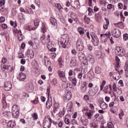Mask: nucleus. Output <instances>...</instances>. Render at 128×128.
Masks as SVG:
<instances>
[{"mask_svg": "<svg viewBox=\"0 0 128 128\" xmlns=\"http://www.w3.org/2000/svg\"><path fill=\"white\" fill-rule=\"evenodd\" d=\"M90 36L91 38H92V43L94 46H98V44H100V40H98V36L96 35V34L94 32H92L90 34Z\"/></svg>", "mask_w": 128, "mask_h": 128, "instance_id": "f257e3e1", "label": "nucleus"}, {"mask_svg": "<svg viewBox=\"0 0 128 128\" xmlns=\"http://www.w3.org/2000/svg\"><path fill=\"white\" fill-rule=\"evenodd\" d=\"M40 24H42V26L41 27L42 32H46V26L44 25V22H42V20H40L38 18L34 20V26H40Z\"/></svg>", "mask_w": 128, "mask_h": 128, "instance_id": "f03ea898", "label": "nucleus"}, {"mask_svg": "<svg viewBox=\"0 0 128 128\" xmlns=\"http://www.w3.org/2000/svg\"><path fill=\"white\" fill-rule=\"evenodd\" d=\"M18 105H14L12 107V114L14 118H18L20 116V112H18Z\"/></svg>", "mask_w": 128, "mask_h": 128, "instance_id": "7ed1b4c3", "label": "nucleus"}, {"mask_svg": "<svg viewBox=\"0 0 128 128\" xmlns=\"http://www.w3.org/2000/svg\"><path fill=\"white\" fill-rule=\"evenodd\" d=\"M76 48L78 52H82L84 48V41L81 39H78L76 41Z\"/></svg>", "mask_w": 128, "mask_h": 128, "instance_id": "20e7f679", "label": "nucleus"}, {"mask_svg": "<svg viewBox=\"0 0 128 128\" xmlns=\"http://www.w3.org/2000/svg\"><path fill=\"white\" fill-rule=\"evenodd\" d=\"M50 34L48 35V37H46V35H43L41 37V42L42 44H47V48H49L50 46Z\"/></svg>", "mask_w": 128, "mask_h": 128, "instance_id": "39448f33", "label": "nucleus"}, {"mask_svg": "<svg viewBox=\"0 0 128 128\" xmlns=\"http://www.w3.org/2000/svg\"><path fill=\"white\" fill-rule=\"evenodd\" d=\"M115 52L117 56H122L124 54V50L122 47H117L115 50Z\"/></svg>", "mask_w": 128, "mask_h": 128, "instance_id": "423d86ee", "label": "nucleus"}, {"mask_svg": "<svg viewBox=\"0 0 128 128\" xmlns=\"http://www.w3.org/2000/svg\"><path fill=\"white\" fill-rule=\"evenodd\" d=\"M98 90V86H96L94 88H92L90 91L89 96H94L96 94Z\"/></svg>", "mask_w": 128, "mask_h": 128, "instance_id": "0eeeda50", "label": "nucleus"}, {"mask_svg": "<svg viewBox=\"0 0 128 128\" xmlns=\"http://www.w3.org/2000/svg\"><path fill=\"white\" fill-rule=\"evenodd\" d=\"M72 6L74 10H76L80 8V2L78 0H71Z\"/></svg>", "mask_w": 128, "mask_h": 128, "instance_id": "6e6552de", "label": "nucleus"}, {"mask_svg": "<svg viewBox=\"0 0 128 128\" xmlns=\"http://www.w3.org/2000/svg\"><path fill=\"white\" fill-rule=\"evenodd\" d=\"M112 34L114 38H120V31L118 28L113 29L112 30Z\"/></svg>", "mask_w": 128, "mask_h": 128, "instance_id": "1a4fd4ad", "label": "nucleus"}, {"mask_svg": "<svg viewBox=\"0 0 128 128\" xmlns=\"http://www.w3.org/2000/svg\"><path fill=\"white\" fill-rule=\"evenodd\" d=\"M70 98H72V92H66L63 96V100L64 102H68Z\"/></svg>", "mask_w": 128, "mask_h": 128, "instance_id": "9d476101", "label": "nucleus"}, {"mask_svg": "<svg viewBox=\"0 0 128 128\" xmlns=\"http://www.w3.org/2000/svg\"><path fill=\"white\" fill-rule=\"evenodd\" d=\"M4 90L7 92H8V90H12V82H5Z\"/></svg>", "mask_w": 128, "mask_h": 128, "instance_id": "9b49d317", "label": "nucleus"}, {"mask_svg": "<svg viewBox=\"0 0 128 128\" xmlns=\"http://www.w3.org/2000/svg\"><path fill=\"white\" fill-rule=\"evenodd\" d=\"M61 80H62V82H64V84H62V88H68V83H66V76H64V77H61L60 78Z\"/></svg>", "mask_w": 128, "mask_h": 128, "instance_id": "f8f14e48", "label": "nucleus"}, {"mask_svg": "<svg viewBox=\"0 0 128 128\" xmlns=\"http://www.w3.org/2000/svg\"><path fill=\"white\" fill-rule=\"evenodd\" d=\"M80 122L83 126H86L88 124V119H86L84 118V116L81 117Z\"/></svg>", "mask_w": 128, "mask_h": 128, "instance_id": "ddd939ff", "label": "nucleus"}, {"mask_svg": "<svg viewBox=\"0 0 128 128\" xmlns=\"http://www.w3.org/2000/svg\"><path fill=\"white\" fill-rule=\"evenodd\" d=\"M52 106V98H50V97L48 98V99L46 102V108H50Z\"/></svg>", "mask_w": 128, "mask_h": 128, "instance_id": "4468645a", "label": "nucleus"}, {"mask_svg": "<svg viewBox=\"0 0 128 128\" xmlns=\"http://www.w3.org/2000/svg\"><path fill=\"white\" fill-rule=\"evenodd\" d=\"M68 41L66 42V39L62 38L60 42V44L62 48H66V46H68Z\"/></svg>", "mask_w": 128, "mask_h": 128, "instance_id": "2eb2a0df", "label": "nucleus"}, {"mask_svg": "<svg viewBox=\"0 0 128 128\" xmlns=\"http://www.w3.org/2000/svg\"><path fill=\"white\" fill-rule=\"evenodd\" d=\"M18 78L21 82H24V80L26 78V74H24L23 72H20L18 76Z\"/></svg>", "mask_w": 128, "mask_h": 128, "instance_id": "dca6fc26", "label": "nucleus"}, {"mask_svg": "<svg viewBox=\"0 0 128 128\" xmlns=\"http://www.w3.org/2000/svg\"><path fill=\"white\" fill-rule=\"evenodd\" d=\"M27 54L28 55V58H34V50H27Z\"/></svg>", "mask_w": 128, "mask_h": 128, "instance_id": "f3484780", "label": "nucleus"}, {"mask_svg": "<svg viewBox=\"0 0 128 128\" xmlns=\"http://www.w3.org/2000/svg\"><path fill=\"white\" fill-rule=\"evenodd\" d=\"M86 85L85 84H81L80 86V90H81V92H86Z\"/></svg>", "mask_w": 128, "mask_h": 128, "instance_id": "a211bd4d", "label": "nucleus"}, {"mask_svg": "<svg viewBox=\"0 0 128 128\" xmlns=\"http://www.w3.org/2000/svg\"><path fill=\"white\" fill-rule=\"evenodd\" d=\"M42 126L44 128H50V126H52V124L48 123V121H44L43 123Z\"/></svg>", "mask_w": 128, "mask_h": 128, "instance_id": "6ab92c4d", "label": "nucleus"}, {"mask_svg": "<svg viewBox=\"0 0 128 128\" xmlns=\"http://www.w3.org/2000/svg\"><path fill=\"white\" fill-rule=\"evenodd\" d=\"M76 66V60L74 58L72 59L70 62V66L72 68L73 66Z\"/></svg>", "mask_w": 128, "mask_h": 128, "instance_id": "aec40b11", "label": "nucleus"}, {"mask_svg": "<svg viewBox=\"0 0 128 128\" xmlns=\"http://www.w3.org/2000/svg\"><path fill=\"white\" fill-rule=\"evenodd\" d=\"M116 67L120 68V58L116 56Z\"/></svg>", "mask_w": 128, "mask_h": 128, "instance_id": "412c9836", "label": "nucleus"}, {"mask_svg": "<svg viewBox=\"0 0 128 128\" xmlns=\"http://www.w3.org/2000/svg\"><path fill=\"white\" fill-rule=\"evenodd\" d=\"M50 23L52 26H58V22H56V18H50Z\"/></svg>", "mask_w": 128, "mask_h": 128, "instance_id": "4be33fe9", "label": "nucleus"}, {"mask_svg": "<svg viewBox=\"0 0 128 128\" xmlns=\"http://www.w3.org/2000/svg\"><path fill=\"white\" fill-rule=\"evenodd\" d=\"M5 118H10V112L8 111H5L2 112Z\"/></svg>", "mask_w": 128, "mask_h": 128, "instance_id": "5701e85b", "label": "nucleus"}, {"mask_svg": "<svg viewBox=\"0 0 128 128\" xmlns=\"http://www.w3.org/2000/svg\"><path fill=\"white\" fill-rule=\"evenodd\" d=\"M100 108L102 110H106L108 108V104H106L104 102H102L100 105Z\"/></svg>", "mask_w": 128, "mask_h": 128, "instance_id": "b1692460", "label": "nucleus"}, {"mask_svg": "<svg viewBox=\"0 0 128 128\" xmlns=\"http://www.w3.org/2000/svg\"><path fill=\"white\" fill-rule=\"evenodd\" d=\"M46 58H48L45 56L44 62H45L46 66V68H48V66H50L52 65V63L50 62V60H47V62H46Z\"/></svg>", "mask_w": 128, "mask_h": 128, "instance_id": "393cba45", "label": "nucleus"}, {"mask_svg": "<svg viewBox=\"0 0 128 128\" xmlns=\"http://www.w3.org/2000/svg\"><path fill=\"white\" fill-rule=\"evenodd\" d=\"M58 74L60 78H64V76H66V73L64 71L58 70Z\"/></svg>", "mask_w": 128, "mask_h": 128, "instance_id": "a878e982", "label": "nucleus"}, {"mask_svg": "<svg viewBox=\"0 0 128 128\" xmlns=\"http://www.w3.org/2000/svg\"><path fill=\"white\" fill-rule=\"evenodd\" d=\"M114 92H117L119 96H120L122 94V89L120 88L119 87H118Z\"/></svg>", "mask_w": 128, "mask_h": 128, "instance_id": "bb28decb", "label": "nucleus"}, {"mask_svg": "<svg viewBox=\"0 0 128 128\" xmlns=\"http://www.w3.org/2000/svg\"><path fill=\"white\" fill-rule=\"evenodd\" d=\"M16 126V123L14 122H13L12 120H10L8 123V126L10 128H14Z\"/></svg>", "mask_w": 128, "mask_h": 128, "instance_id": "cd10ccee", "label": "nucleus"}, {"mask_svg": "<svg viewBox=\"0 0 128 128\" xmlns=\"http://www.w3.org/2000/svg\"><path fill=\"white\" fill-rule=\"evenodd\" d=\"M0 68H1L3 72H4L6 70H8V66L4 65L3 64L1 65Z\"/></svg>", "mask_w": 128, "mask_h": 128, "instance_id": "c85d7f7f", "label": "nucleus"}, {"mask_svg": "<svg viewBox=\"0 0 128 128\" xmlns=\"http://www.w3.org/2000/svg\"><path fill=\"white\" fill-rule=\"evenodd\" d=\"M95 18H97L98 20H101L102 14H100V12H98V13L95 14Z\"/></svg>", "mask_w": 128, "mask_h": 128, "instance_id": "c756f323", "label": "nucleus"}, {"mask_svg": "<svg viewBox=\"0 0 128 128\" xmlns=\"http://www.w3.org/2000/svg\"><path fill=\"white\" fill-rule=\"evenodd\" d=\"M101 42L104 44H106V42H108V37H106V36H104L101 38Z\"/></svg>", "mask_w": 128, "mask_h": 128, "instance_id": "7c9ffc66", "label": "nucleus"}, {"mask_svg": "<svg viewBox=\"0 0 128 128\" xmlns=\"http://www.w3.org/2000/svg\"><path fill=\"white\" fill-rule=\"evenodd\" d=\"M119 118L120 120H122V118L124 116V111L122 110H121V112L119 114Z\"/></svg>", "mask_w": 128, "mask_h": 128, "instance_id": "2f4dec72", "label": "nucleus"}, {"mask_svg": "<svg viewBox=\"0 0 128 128\" xmlns=\"http://www.w3.org/2000/svg\"><path fill=\"white\" fill-rule=\"evenodd\" d=\"M84 20L85 22H86V24H88V23L90 22V18H88V16H85L84 18Z\"/></svg>", "mask_w": 128, "mask_h": 128, "instance_id": "473e14b6", "label": "nucleus"}, {"mask_svg": "<svg viewBox=\"0 0 128 128\" xmlns=\"http://www.w3.org/2000/svg\"><path fill=\"white\" fill-rule=\"evenodd\" d=\"M26 14H33L34 12H32V10L30 8H28L26 10Z\"/></svg>", "mask_w": 128, "mask_h": 128, "instance_id": "72a5a7b5", "label": "nucleus"}, {"mask_svg": "<svg viewBox=\"0 0 128 128\" xmlns=\"http://www.w3.org/2000/svg\"><path fill=\"white\" fill-rule=\"evenodd\" d=\"M120 71H118V72H114L112 76L115 78V80H116V76H120Z\"/></svg>", "mask_w": 128, "mask_h": 128, "instance_id": "f704fd0d", "label": "nucleus"}, {"mask_svg": "<svg viewBox=\"0 0 128 128\" xmlns=\"http://www.w3.org/2000/svg\"><path fill=\"white\" fill-rule=\"evenodd\" d=\"M32 116L34 120H38V116L36 113L32 114Z\"/></svg>", "mask_w": 128, "mask_h": 128, "instance_id": "c9c22d12", "label": "nucleus"}, {"mask_svg": "<svg viewBox=\"0 0 128 128\" xmlns=\"http://www.w3.org/2000/svg\"><path fill=\"white\" fill-rule=\"evenodd\" d=\"M63 62H64V61L62 60V58H59L58 64L60 68L62 67V66H64V64H62Z\"/></svg>", "mask_w": 128, "mask_h": 128, "instance_id": "e433bc0d", "label": "nucleus"}, {"mask_svg": "<svg viewBox=\"0 0 128 128\" xmlns=\"http://www.w3.org/2000/svg\"><path fill=\"white\" fill-rule=\"evenodd\" d=\"M96 74H100L102 72V69L100 67H96Z\"/></svg>", "mask_w": 128, "mask_h": 128, "instance_id": "4c0bfd02", "label": "nucleus"}, {"mask_svg": "<svg viewBox=\"0 0 128 128\" xmlns=\"http://www.w3.org/2000/svg\"><path fill=\"white\" fill-rule=\"evenodd\" d=\"M86 116L89 120L92 119V114L90 112H86Z\"/></svg>", "mask_w": 128, "mask_h": 128, "instance_id": "58836bf2", "label": "nucleus"}, {"mask_svg": "<svg viewBox=\"0 0 128 128\" xmlns=\"http://www.w3.org/2000/svg\"><path fill=\"white\" fill-rule=\"evenodd\" d=\"M78 32L80 34H84V30H82V28H78Z\"/></svg>", "mask_w": 128, "mask_h": 128, "instance_id": "ea45409f", "label": "nucleus"}, {"mask_svg": "<svg viewBox=\"0 0 128 128\" xmlns=\"http://www.w3.org/2000/svg\"><path fill=\"white\" fill-rule=\"evenodd\" d=\"M108 128H114V124L112 122H109L108 124Z\"/></svg>", "mask_w": 128, "mask_h": 128, "instance_id": "a19ab883", "label": "nucleus"}, {"mask_svg": "<svg viewBox=\"0 0 128 128\" xmlns=\"http://www.w3.org/2000/svg\"><path fill=\"white\" fill-rule=\"evenodd\" d=\"M6 4V0H0V6H4Z\"/></svg>", "mask_w": 128, "mask_h": 128, "instance_id": "79ce46f5", "label": "nucleus"}, {"mask_svg": "<svg viewBox=\"0 0 128 128\" xmlns=\"http://www.w3.org/2000/svg\"><path fill=\"white\" fill-rule=\"evenodd\" d=\"M55 6H56V8H58V10H62V6L60 4H56Z\"/></svg>", "mask_w": 128, "mask_h": 128, "instance_id": "37998d69", "label": "nucleus"}, {"mask_svg": "<svg viewBox=\"0 0 128 128\" xmlns=\"http://www.w3.org/2000/svg\"><path fill=\"white\" fill-rule=\"evenodd\" d=\"M124 40H128V34H123Z\"/></svg>", "mask_w": 128, "mask_h": 128, "instance_id": "c03bdc74", "label": "nucleus"}, {"mask_svg": "<svg viewBox=\"0 0 128 128\" xmlns=\"http://www.w3.org/2000/svg\"><path fill=\"white\" fill-rule=\"evenodd\" d=\"M90 128H98V125H96V124H94V122H92V123L90 124Z\"/></svg>", "mask_w": 128, "mask_h": 128, "instance_id": "a18cd8bd", "label": "nucleus"}, {"mask_svg": "<svg viewBox=\"0 0 128 128\" xmlns=\"http://www.w3.org/2000/svg\"><path fill=\"white\" fill-rule=\"evenodd\" d=\"M84 100H86V102L90 100V96H88V95H84Z\"/></svg>", "mask_w": 128, "mask_h": 128, "instance_id": "49530a36", "label": "nucleus"}, {"mask_svg": "<svg viewBox=\"0 0 128 128\" xmlns=\"http://www.w3.org/2000/svg\"><path fill=\"white\" fill-rule=\"evenodd\" d=\"M88 14L89 16H92V12H94L92 11V8H88Z\"/></svg>", "mask_w": 128, "mask_h": 128, "instance_id": "de8ad7c7", "label": "nucleus"}, {"mask_svg": "<svg viewBox=\"0 0 128 128\" xmlns=\"http://www.w3.org/2000/svg\"><path fill=\"white\" fill-rule=\"evenodd\" d=\"M112 90H113L114 91L116 90L118 88V87H116V83L113 82L112 85Z\"/></svg>", "mask_w": 128, "mask_h": 128, "instance_id": "09e8293b", "label": "nucleus"}, {"mask_svg": "<svg viewBox=\"0 0 128 128\" xmlns=\"http://www.w3.org/2000/svg\"><path fill=\"white\" fill-rule=\"evenodd\" d=\"M26 30H34V28H32V27L30 25H28L26 26Z\"/></svg>", "mask_w": 128, "mask_h": 128, "instance_id": "8fccbe9b", "label": "nucleus"}, {"mask_svg": "<svg viewBox=\"0 0 128 128\" xmlns=\"http://www.w3.org/2000/svg\"><path fill=\"white\" fill-rule=\"evenodd\" d=\"M71 124H78V121L76 120L75 119H73L71 122H70Z\"/></svg>", "mask_w": 128, "mask_h": 128, "instance_id": "3c124183", "label": "nucleus"}, {"mask_svg": "<svg viewBox=\"0 0 128 128\" xmlns=\"http://www.w3.org/2000/svg\"><path fill=\"white\" fill-rule=\"evenodd\" d=\"M6 22V18L4 16H2L0 18V22Z\"/></svg>", "mask_w": 128, "mask_h": 128, "instance_id": "603ef678", "label": "nucleus"}, {"mask_svg": "<svg viewBox=\"0 0 128 128\" xmlns=\"http://www.w3.org/2000/svg\"><path fill=\"white\" fill-rule=\"evenodd\" d=\"M108 86H106L104 87V92L105 94H108Z\"/></svg>", "mask_w": 128, "mask_h": 128, "instance_id": "864d4df0", "label": "nucleus"}, {"mask_svg": "<svg viewBox=\"0 0 128 128\" xmlns=\"http://www.w3.org/2000/svg\"><path fill=\"white\" fill-rule=\"evenodd\" d=\"M2 28L3 30H6V28H8V25L6 24H3L2 25Z\"/></svg>", "mask_w": 128, "mask_h": 128, "instance_id": "5fc2aeb1", "label": "nucleus"}, {"mask_svg": "<svg viewBox=\"0 0 128 128\" xmlns=\"http://www.w3.org/2000/svg\"><path fill=\"white\" fill-rule=\"evenodd\" d=\"M124 70H127L128 72V61L126 62L125 66H124Z\"/></svg>", "mask_w": 128, "mask_h": 128, "instance_id": "6e6d98bb", "label": "nucleus"}, {"mask_svg": "<svg viewBox=\"0 0 128 128\" xmlns=\"http://www.w3.org/2000/svg\"><path fill=\"white\" fill-rule=\"evenodd\" d=\"M68 106L69 108V112H72V103L70 104H70H68Z\"/></svg>", "mask_w": 128, "mask_h": 128, "instance_id": "4d7b16f0", "label": "nucleus"}, {"mask_svg": "<svg viewBox=\"0 0 128 128\" xmlns=\"http://www.w3.org/2000/svg\"><path fill=\"white\" fill-rule=\"evenodd\" d=\"M16 32L18 34L19 36H22V30H16Z\"/></svg>", "mask_w": 128, "mask_h": 128, "instance_id": "13d9d810", "label": "nucleus"}, {"mask_svg": "<svg viewBox=\"0 0 128 128\" xmlns=\"http://www.w3.org/2000/svg\"><path fill=\"white\" fill-rule=\"evenodd\" d=\"M60 108V104L58 103H56L54 105V108H56V110H57V108Z\"/></svg>", "mask_w": 128, "mask_h": 128, "instance_id": "bf43d9fd", "label": "nucleus"}, {"mask_svg": "<svg viewBox=\"0 0 128 128\" xmlns=\"http://www.w3.org/2000/svg\"><path fill=\"white\" fill-rule=\"evenodd\" d=\"M72 83L73 84H74V86H76V78L72 79Z\"/></svg>", "mask_w": 128, "mask_h": 128, "instance_id": "052dcab7", "label": "nucleus"}, {"mask_svg": "<svg viewBox=\"0 0 128 128\" xmlns=\"http://www.w3.org/2000/svg\"><path fill=\"white\" fill-rule=\"evenodd\" d=\"M64 122H65L66 124H68L70 122V119H68V118H65Z\"/></svg>", "mask_w": 128, "mask_h": 128, "instance_id": "680f3d73", "label": "nucleus"}, {"mask_svg": "<svg viewBox=\"0 0 128 128\" xmlns=\"http://www.w3.org/2000/svg\"><path fill=\"white\" fill-rule=\"evenodd\" d=\"M64 116V112H59V116L60 118H62V116Z\"/></svg>", "mask_w": 128, "mask_h": 128, "instance_id": "e2e57ef3", "label": "nucleus"}, {"mask_svg": "<svg viewBox=\"0 0 128 128\" xmlns=\"http://www.w3.org/2000/svg\"><path fill=\"white\" fill-rule=\"evenodd\" d=\"M2 64H6V62H8V59H6V58H4L2 59Z\"/></svg>", "mask_w": 128, "mask_h": 128, "instance_id": "0e129e2a", "label": "nucleus"}, {"mask_svg": "<svg viewBox=\"0 0 128 128\" xmlns=\"http://www.w3.org/2000/svg\"><path fill=\"white\" fill-rule=\"evenodd\" d=\"M72 74H74V71H72V70H70L68 72V76H72Z\"/></svg>", "mask_w": 128, "mask_h": 128, "instance_id": "69168bd1", "label": "nucleus"}, {"mask_svg": "<svg viewBox=\"0 0 128 128\" xmlns=\"http://www.w3.org/2000/svg\"><path fill=\"white\" fill-rule=\"evenodd\" d=\"M123 56H124L126 58H128V52H126V51L124 50V54Z\"/></svg>", "mask_w": 128, "mask_h": 128, "instance_id": "338daca9", "label": "nucleus"}, {"mask_svg": "<svg viewBox=\"0 0 128 128\" xmlns=\"http://www.w3.org/2000/svg\"><path fill=\"white\" fill-rule=\"evenodd\" d=\"M21 64H26V59L22 58L21 60Z\"/></svg>", "mask_w": 128, "mask_h": 128, "instance_id": "774afa93", "label": "nucleus"}]
</instances>
